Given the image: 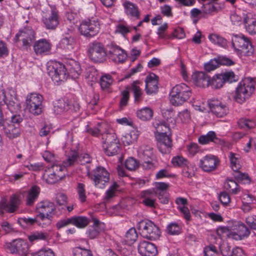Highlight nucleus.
Wrapping results in <instances>:
<instances>
[{"label": "nucleus", "instance_id": "1", "mask_svg": "<svg viewBox=\"0 0 256 256\" xmlns=\"http://www.w3.org/2000/svg\"><path fill=\"white\" fill-rule=\"evenodd\" d=\"M167 124L165 122H156L154 124L156 132L158 134V148L163 154L170 153L172 146L171 132Z\"/></svg>", "mask_w": 256, "mask_h": 256}, {"label": "nucleus", "instance_id": "2", "mask_svg": "<svg viewBox=\"0 0 256 256\" xmlns=\"http://www.w3.org/2000/svg\"><path fill=\"white\" fill-rule=\"evenodd\" d=\"M254 82L252 79L246 78L240 82L233 96L234 100L239 104L246 101L254 92Z\"/></svg>", "mask_w": 256, "mask_h": 256}, {"label": "nucleus", "instance_id": "3", "mask_svg": "<svg viewBox=\"0 0 256 256\" xmlns=\"http://www.w3.org/2000/svg\"><path fill=\"white\" fill-rule=\"evenodd\" d=\"M190 94V89L186 84L176 85L171 90L170 102L176 106L182 104L189 98Z\"/></svg>", "mask_w": 256, "mask_h": 256}, {"label": "nucleus", "instance_id": "4", "mask_svg": "<svg viewBox=\"0 0 256 256\" xmlns=\"http://www.w3.org/2000/svg\"><path fill=\"white\" fill-rule=\"evenodd\" d=\"M138 228L144 238L150 240H157L160 236L159 228L150 220H145L140 222Z\"/></svg>", "mask_w": 256, "mask_h": 256}, {"label": "nucleus", "instance_id": "5", "mask_svg": "<svg viewBox=\"0 0 256 256\" xmlns=\"http://www.w3.org/2000/svg\"><path fill=\"white\" fill-rule=\"evenodd\" d=\"M232 45L239 54L246 56L252 53V45L248 39L243 35H234Z\"/></svg>", "mask_w": 256, "mask_h": 256}, {"label": "nucleus", "instance_id": "6", "mask_svg": "<svg viewBox=\"0 0 256 256\" xmlns=\"http://www.w3.org/2000/svg\"><path fill=\"white\" fill-rule=\"evenodd\" d=\"M4 248L12 254H18L21 256H30L28 252V246L25 240L18 238L14 240L11 242H6Z\"/></svg>", "mask_w": 256, "mask_h": 256}, {"label": "nucleus", "instance_id": "7", "mask_svg": "<svg viewBox=\"0 0 256 256\" xmlns=\"http://www.w3.org/2000/svg\"><path fill=\"white\" fill-rule=\"evenodd\" d=\"M48 71V75L55 82L64 81L68 76L64 66L60 62H54L49 65Z\"/></svg>", "mask_w": 256, "mask_h": 256}, {"label": "nucleus", "instance_id": "8", "mask_svg": "<svg viewBox=\"0 0 256 256\" xmlns=\"http://www.w3.org/2000/svg\"><path fill=\"white\" fill-rule=\"evenodd\" d=\"M42 22L46 28L54 30L59 24L58 11L54 7H50L44 14Z\"/></svg>", "mask_w": 256, "mask_h": 256}, {"label": "nucleus", "instance_id": "9", "mask_svg": "<svg viewBox=\"0 0 256 256\" xmlns=\"http://www.w3.org/2000/svg\"><path fill=\"white\" fill-rule=\"evenodd\" d=\"M238 80V76L232 72L216 74L211 78L210 84L214 88H222L226 82H232Z\"/></svg>", "mask_w": 256, "mask_h": 256}, {"label": "nucleus", "instance_id": "10", "mask_svg": "<svg viewBox=\"0 0 256 256\" xmlns=\"http://www.w3.org/2000/svg\"><path fill=\"white\" fill-rule=\"evenodd\" d=\"M100 24L95 20L83 21L80 24L79 30L82 34L87 36L92 37L96 36L98 32Z\"/></svg>", "mask_w": 256, "mask_h": 256}, {"label": "nucleus", "instance_id": "11", "mask_svg": "<svg viewBox=\"0 0 256 256\" xmlns=\"http://www.w3.org/2000/svg\"><path fill=\"white\" fill-rule=\"evenodd\" d=\"M88 53L90 58L96 62H102L106 55L102 44L96 42L90 44Z\"/></svg>", "mask_w": 256, "mask_h": 256}, {"label": "nucleus", "instance_id": "12", "mask_svg": "<svg viewBox=\"0 0 256 256\" xmlns=\"http://www.w3.org/2000/svg\"><path fill=\"white\" fill-rule=\"evenodd\" d=\"M138 156L144 161L142 164L144 168L148 170L154 168V165L152 161L154 156L152 148L147 146L140 147L138 150Z\"/></svg>", "mask_w": 256, "mask_h": 256}, {"label": "nucleus", "instance_id": "13", "mask_svg": "<svg viewBox=\"0 0 256 256\" xmlns=\"http://www.w3.org/2000/svg\"><path fill=\"white\" fill-rule=\"evenodd\" d=\"M91 179L94 182L95 186L103 188L110 179L109 173L104 168L98 166L94 172V176Z\"/></svg>", "mask_w": 256, "mask_h": 256}, {"label": "nucleus", "instance_id": "14", "mask_svg": "<svg viewBox=\"0 0 256 256\" xmlns=\"http://www.w3.org/2000/svg\"><path fill=\"white\" fill-rule=\"evenodd\" d=\"M16 38L17 40L22 42L23 46L28 48L35 40V33L32 30L26 28L23 30H20L16 34Z\"/></svg>", "mask_w": 256, "mask_h": 256}, {"label": "nucleus", "instance_id": "15", "mask_svg": "<svg viewBox=\"0 0 256 256\" xmlns=\"http://www.w3.org/2000/svg\"><path fill=\"white\" fill-rule=\"evenodd\" d=\"M220 164V160L213 155H207L200 160V166L206 172L215 170Z\"/></svg>", "mask_w": 256, "mask_h": 256}, {"label": "nucleus", "instance_id": "16", "mask_svg": "<svg viewBox=\"0 0 256 256\" xmlns=\"http://www.w3.org/2000/svg\"><path fill=\"white\" fill-rule=\"evenodd\" d=\"M208 104L211 112L218 117H223L228 113L227 106L218 99L208 100Z\"/></svg>", "mask_w": 256, "mask_h": 256}, {"label": "nucleus", "instance_id": "17", "mask_svg": "<svg viewBox=\"0 0 256 256\" xmlns=\"http://www.w3.org/2000/svg\"><path fill=\"white\" fill-rule=\"evenodd\" d=\"M232 232H230V236L232 238L236 240L248 237L250 234V231L246 225L239 222L232 227Z\"/></svg>", "mask_w": 256, "mask_h": 256}, {"label": "nucleus", "instance_id": "18", "mask_svg": "<svg viewBox=\"0 0 256 256\" xmlns=\"http://www.w3.org/2000/svg\"><path fill=\"white\" fill-rule=\"evenodd\" d=\"M138 248V252L142 256H155L158 253L156 245L146 240L140 242Z\"/></svg>", "mask_w": 256, "mask_h": 256}, {"label": "nucleus", "instance_id": "19", "mask_svg": "<svg viewBox=\"0 0 256 256\" xmlns=\"http://www.w3.org/2000/svg\"><path fill=\"white\" fill-rule=\"evenodd\" d=\"M39 214L38 216L44 218V216H52L56 214V208L54 204L50 202L40 203L37 208Z\"/></svg>", "mask_w": 256, "mask_h": 256}, {"label": "nucleus", "instance_id": "20", "mask_svg": "<svg viewBox=\"0 0 256 256\" xmlns=\"http://www.w3.org/2000/svg\"><path fill=\"white\" fill-rule=\"evenodd\" d=\"M2 125L0 126V129L3 130L10 138H14L20 135V130L18 126L13 124L6 123L4 120H3Z\"/></svg>", "mask_w": 256, "mask_h": 256}, {"label": "nucleus", "instance_id": "21", "mask_svg": "<svg viewBox=\"0 0 256 256\" xmlns=\"http://www.w3.org/2000/svg\"><path fill=\"white\" fill-rule=\"evenodd\" d=\"M146 91L148 94L156 93L158 90V76L154 74H150L146 78Z\"/></svg>", "mask_w": 256, "mask_h": 256}, {"label": "nucleus", "instance_id": "22", "mask_svg": "<svg viewBox=\"0 0 256 256\" xmlns=\"http://www.w3.org/2000/svg\"><path fill=\"white\" fill-rule=\"evenodd\" d=\"M76 160L80 162L82 164H84L90 162L91 158L88 154H82L78 156L76 152H72L70 156L68 157L66 162L65 166H70Z\"/></svg>", "mask_w": 256, "mask_h": 256}, {"label": "nucleus", "instance_id": "23", "mask_svg": "<svg viewBox=\"0 0 256 256\" xmlns=\"http://www.w3.org/2000/svg\"><path fill=\"white\" fill-rule=\"evenodd\" d=\"M109 53L113 60L117 62H124L126 58V54L124 50L116 46H112Z\"/></svg>", "mask_w": 256, "mask_h": 256}, {"label": "nucleus", "instance_id": "24", "mask_svg": "<svg viewBox=\"0 0 256 256\" xmlns=\"http://www.w3.org/2000/svg\"><path fill=\"white\" fill-rule=\"evenodd\" d=\"M192 79L200 87H208L210 84V78L204 72H197L192 75Z\"/></svg>", "mask_w": 256, "mask_h": 256}, {"label": "nucleus", "instance_id": "25", "mask_svg": "<svg viewBox=\"0 0 256 256\" xmlns=\"http://www.w3.org/2000/svg\"><path fill=\"white\" fill-rule=\"evenodd\" d=\"M6 104L8 110L11 113H17L20 110V106L18 100L16 98V94L13 92V94H10V98H7L6 100Z\"/></svg>", "mask_w": 256, "mask_h": 256}, {"label": "nucleus", "instance_id": "26", "mask_svg": "<svg viewBox=\"0 0 256 256\" xmlns=\"http://www.w3.org/2000/svg\"><path fill=\"white\" fill-rule=\"evenodd\" d=\"M50 44L45 39H42L36 42L34 48L36 54H46L50 50Z\"/></svg>", "mask_w": 256, "mask_h": 256}, {"label": "nucleus", "instance_id": "27", "mask_svg": "<svg viewBox=\"0 0 256 256\" xmlns=\"http://www.w3.org/2000/svg\"><path fill=\"white\" fill-rule=\"evenodd\" d=\"M244 22L246 31L250 34H256V18L248 14L244 18Z\"/></svg>", "mask_w": 256, "mask_h": 256}, {"label": "nucleus", "instance_id": "28", "mask_svg": "<svg viewBox=\"0 0 256 256\" xmlns=\"http://www.w3.org/2000/svg\"><path fill=\"white\" fill-rule=\"evenodd\" d=\"M92 221L94 222V224L92 228L88 230V234L90 238L94 239L96 238L100 232L103 230V228L102 227V224L98 220L92 218Z\"/></svg>", "mask_w": 256, "mask_h": 256}, {"label": "nucleus", "instance_id": "29", "mask_svg": "<svg viewBox=\"0 0 256 256\" xmlns=\"http://www.w3.org/2000/svg\"><path fill=\"white\" fill-rule=\"evenodd\" d=\"M141 196L144 198L142 202L146 206L152 208L155 206V200L152 198L157 196V192H154V190H148L142 192Z\"/></svg>", "mask_w": 256, "mask_h": 256}, {"label": "nucleus", "instance_id": "30", "mask_svg": "<svg viewBox=\"0 0 256 256\" xmlns=\"http://www.w3.org/2000/svg\"><path fill=\"white\" fill-rule=\"evenodd\" d=\"M124 6L128 16L134 17L136 19L140 18V13L138 7L136 4L130 2H126L124 4Z\"/></svg>", "mask_w": 256, "mask_h": 256}, {"label": "nucleus", "instance_id": "31", "mask_svg": "<svg viewBox=\"0 0 256 256\" xmlns=\"http://www.w3.org/2000/svg\"><path fill=\"white\" fill-rule=\"evenodd\" d=\"M198 142L202 144H206L210 142H213L215 143L222 144V140L218 139L215 132L212 131L209 132L206 135L200 136L198 138Z\"/></svg>", "mask_w": 256, "mask_h": 256}, {"label": "nucleus", "instance_id": "32", "mask_svg": "<svg viewBox=\"0 0 256 256\" xmlns=\"http://www.w3.org/2000/svg\"><path fill=\"white\" fill-rule=\"evenodd\" d=\"M76 45L74 38L71 36H65L60 41V47L68 52L72 51Z\"/></svg>", "mask_w": 256, "mask_h": 256}, {"label": "nucleus", "instance_id": "33", "mask_svg": "<svg viewBox=\"0 0 256 256\" xmlns=\"http://www.w3.org/2000/svg\"><path fill=\"white\" fill-rule=\"evenodd\" d=\"M102 147H104V146H108V144H112L114 142H119L116 136L112 130L102 133Z\"/></svg>", "mask_w": 256, "mask_h": 256}, {"label": "nucleus", "instance_id": "34", "mask_svg": "<svg viewBox=\"0 0 256 256\" xmlns=\"http://www.w3.org/2000/svg\"><path fill=\"white\" fill-rule=\"evenodd\" d=\"M40 192V188L36 186H32L28 191L26 204L32 206L37 199Z\"/></svg>", "mask_w": 256, "mask_h": 256}, {"label": "nucleus", "instance_id": "35", "mask_svg": "<svg viewBox=\"0 0 256 256\" xmlns=\"http://www.w3.org/2000/svg\"><path fill=\"white\" fill-rule=\"evenodd\" d=\"M229 158L230 161V166L234 172H237L242 167L240 156L239 154L230 152Z\"/></svg>", "mask_w": 256, "mask_h": 256}, {"label": "nucleus", "instance_id": "36", "mask_svg": "<svg viewBox=\"0 0 256 256\" xmlns=\"http://www.w3.org/2000/svg\"><path fill=\"white\" fill-rule=\"evenodd\" d=\"M44 180L50 184H54L58 181L60 180V176L56 175L55 173L51 172V170L48 168L42 176Z\"/></svg>", "mask_w": 256, "mask_h": 256}, {"label": "nucleus", "instance_id": "37", "mask_svg": "<svg viewBox=\"0 0 256 256\" xmlns=\"http://www.w3.org/2000/svg\"><path fill=\"white\" fill-rule=\"evenodd\" d=\"M137 116L143 121L150 120L153 116L152 110L148 107L143 108L137 111Z\"/></svg>", "mask_w": 256, "mask_h": 256}, {"label": "nucleus", "instance_id": "38", "mask_svg": "<svg viewBox=\"0 0 256 256\" xmlns=\"http://www.w3.org/2000/svg\"><path fill=\"white\" fill-rule=\"evenodd\" d=\"M103 149L104 153L108 156H113L118 154L120 150V144L114 142L108 146H104Z\"/></svg>", "mask_w": 256, "mask_h": 256}, {"label": "nucleus", "instance_id": "39", "mask_svg": "<svg viewBox=\"0 0 256 256\" xmlns=\"http://www.w3.org/2000/svg\"><path fill=\"white\" fill-rule=\"evenodd\" d=\"M42 96L38 94H31L26 99V105L42 106Z\"/></svg>", "mask_w": 256, "mask_h": 256}, {"label": "nucleus", "instance_id": "40", "mask_svg": "<svg viewBox=\"0 0 256 256\" xmlns=\"http://www.w3.org/2000/svg\"><path fill=\"white\" fill-rule=\"evenodd\" d=\"M18 222L24 226H32L35 224H42L41 222L38 220L37 216L34 218H20L18 219Z\"/></svg>", "mask_w": 256, "mask_h": 256}, {"label": "nucleus", "instance_id": "41", "mask_svg": "<svg viewBox=\"0 0 256 256\" xmlns=\"http://www.w3.org/2000/svg\"><path fill=\"white\" fill-rule=\"evenodd\" d=\"M162 114L164 118L166 119L167 124L169 126H174L176 124L174 112L172 108L162 110Z\"/></svg>", "mask_w": 256, "mask_h": 256}, {"label": "nucleus", "instance_id": "42", "mask_svg": "<svg viewBox=\"0 0 256 256\" xmlns=\"http://www.w3.org/2000/svg\"><path fill=\"white\" fill-rule=\"evenodd\" d=\"M71 218L72 224L80 228L86 227L90 222L88 218L84 216L72 217Z\"/></svg>", "mask_w": 256, "mask_h": 256}, {"label": "nucleus", "instance_id": "43", "mask_svg": "<svg viewBox=\"0 0 256 256\" xmlns=\"http://www.w3.org/2000/svg\"><path fill=\"white\" fill-rule=\"evenodd\" d=\"M70 66L68 68L72 76L74 78H78V76L81 73V68L80 64L76 62L72 61L70 64V66Z\"/></svg>", "mask_w": 256, "mask_h": 256}, {"label": "nucleus", "instance_id": "44", "mask_svg": "<svg viewBox=\"0 0 256 256\" xmlns=\"http://www.w3.org/2000/svg\"><path fill=\"white\" fill-rule=\"evenodd\" d=\"M11 206V204L8 202L6 199H2L0 202V214L2 215L4 212L9 213H12L16 210Z\"/></svg>", "mask_w": 256, "mask_h": 256}, {"label": "nucleus", "instance_id": "45", "mask_svg": "<svg viewBox=\"0 0 256 256\" xmlns=\"http://www.w3.org/2000/svg\"><path fill=\"white\" fill-rule=\"evenodd\" d=\"M209 40L213 43L225 48L227 45L226 40L216 34H212L208 36Z\"/></svg>", "mask_w": 256, "mask_h": 256}, {"label": "nucleus", "instance_id": "46", "mask_svg": "<svg viewBox=\"0 0 256 256\" xmlns=\"http://www.w3.org/2000/svg\"><path fill=\"white\" fill-rule=\"evenodd\" d=\"M225 188L229 190L232 194H236L240 191L238 184L232 180H227L225 184Z\"/></svg>", "mask_w": 256, "mask_h": 256}, {"label": "nucleus", "instance_id": "47", "mask_svg": "<svg viewBox=\"0 0 256 256\" xmlns=\"http://www.w3.org/2000/svg\"><path fill=\"white\" fill-rule=\"evenodd\" d=\"M139 82L138 81L134 82L132 85V90L134 94V101L136 102H139L141 100V98L142 94L140 88L137 86Z\"/></svg>", "mask_w": 256, "mask_h": 256}, {"label": "nucleus", "instance_id": "48", "mask_svg": "<svg viewBox=\"0 0 256 256\" xmlns=\"http://www.w3.org/2000/svg\"><path fill=\"white\" fill-rule=\"evenodd\" d=\"M67 106L64 100H58L54 104V112L57 114H60L66 110Z\"/></svg>", "mask_w": 256, "mask_h": 256}, {"label": "nucleus", "instance_id": "49", "mask_svg": "<svg viewBox=\"0 0 256 256\" xmlns=\"http://www.w3.org/2000/svg\"><path fill=\"white\" fill-rule=\"evenodd\" d=\"M238 124L240 128H252L256 124L255 122L245 118H242L238 120Z\"/></svg>", "mask_w": 256, "mask_h": 256}, {"label": "nucleus", "instance_id": "50", "mask_svg": "<svg viewBox=\"0 0 256 256\" xmlns=\"http://www.w3.org/2000/svg\"><path fill=\"white\" fill-rule=\"evenodd\" d=\"M181 228L180 226L176 223L172 222L169 224L166 228L167 232L170 235H178L180 233Z\"/></svg>", "mask_w": 256, "mask_h": 256}, {"label": "nucleus", "instance_id": "51", "mask_svg": "<svg viewBox=\"0 0 256 256\" xmlns=\"http://www.w3.org/2000/svg\"><path fill=\"white\" fill-rule=\"evenodd\" d=\"M65 162H64V166H62L58 164H53L48 168L51 170V172L55 173L56 175L60 176V180H62L64 176V174L63 172V170L64 168L66 166H65Z\"/></svg>", "mask_w": 256, "mask_h": 256}, {"label": "nucleus", "instance_id": "52", "mask_svg": "<svg viewBox=\"0 0 256 256\" xmlns=\"http://www.w3.org/2000/svg\"><path fill=\"white\" fill-rule=\"evenodd\" d=\"M73 255L74 256H93L90 250L80 247H76L74 250Z\"/></svg>", "mask_w": 256, "mask_h": 256}, {"label": "nucleus", "instance_id": "53", "mask_svg": "<svg viewBox=\"0 0 256 256\" xmlns=\"http://www.w3.org/2000/svg\"><path fill=\"white\" fill-rule=\"evenodd\" d=\"M112 76L109 74L102 76L100 79V84L102 90L107 89L112 84Z\"/></svg>", "mask_w": 256, "mask_h": 256}, {"label": "nucleus", "instance_id": "54", "mask_svg": "<svg viewBox=\"0 0 256 256\" xmlns=\"http://www.w3.org/2000/svg\"><path fill=\"white\" fill-rule=\"evenodd\" d=\"M48 236L47 233L36 232L28 236V240L30 242L37 240H45Z\"/></svg>", "mask_w": 256, "mask_h": 256}, {"label": "nucleus", "instance_id": "55", "mask_svg": "<svg viewBox=\"0 0 256 256\" xmlns=\"http://www.w3.org/2000/svg\"><path fill=\"white\" fill-rule=\"evenodd\" d=\"M139 166V162L134 158H130L125 162L126 168L130 170H135Z\"/></svg>", "mask_w": 256, "mask_h": 256}, {"label": "nucleus", "instance_id": "56", "mask_svg": "<svg viewBox=\"0 0 256 256\" xmlns=\"http://www.w3.org/2000/svg\"><path fill=\"white\" fill-rule=\"evenodd\" d=\"M222 254L224 256H232V250L228 244L223 242L219 247Z\"/></svg>", "mask_w": 256, "mask_h": 256}, {"label": "nucleus", "instance_id": "57", "mask_svg": "<svg viewBox=\"0 0 256 256\" xmlns=\"http://www.w3.org/2000/svg\"><path fill=\"white\" fill-rule=\"evenodd\" d=\"M138 136V132L136 130H132L129 133L126 134L125 142L127 144H130L137 140Z\"/></svg>", "mask_w": 256, "mask_h": 256}, {"label": "nucleus", "instance_id": "58", "mask_svg": "<svg viewBox=\"0 0 256 256\" xmlns=\"http://www.w3.org/2000/svg\"><path fill=\"white\" fill-rule=\"evenodd\" d=\"M138 238V234L134 228H130L126 234V241L128 242H135Z\"/></svg>", "mask_w": 256, "mask_h": 256}, {"label": "nucleus", "instance_id": "59", "mask_svg": "<svg viewBox=\"0 0 256 256\" xmlns=\"http://www.w3.org/2000/svg\"><path fill=\"white\" fill-rule=\"evenodd\" d=\"M204 256H216L218 254L216 248L212 245L210 244L204 248Z\"/></svg>", "mask_w": 256, "mask_h": 256}, {"label": "nucleus", "instance_id": "60", "mask_svg": "<svg viewBox=\"0 0 256 256\" xmlns=\"http://www.w3.org/2000/svg\"><path fill=\"white\" fill-rule=\"evenodd\" d=\"M86 78L91 82H96L99 78L98 72L94 68L90 69L86 74Z\"/></svg>", "mask_w": 256, "mask_h": 256}, {"label": "nucleus", "instance_id": "61", "mask_svg": "<svg viewBox=\"0 0 256 256\" xmlns=\"http://www.w3.org/2000/svg\"><path fill=\"white\" fill-rule=\"evenodd\" d=\"M172 162L174 166H183L188 164L187 160L181 156H176L172 158Z\"/></svg>", "mask_w": 256, "mask_h": 256}, {"label": "nucleus", "instance_id": "62", "mask_svg": "<svg viewBox=\"0 0 256 256\" xmlns=\"http://www.w3.org/2000/svg\"><path fill=\"white\" fill-rule=\"evenodd\" d=\"M84 185L82 183H78V198L81 202H84L86 200V190L84 188Z\"/></svg>", "mask_w": 256, "mask_h": 256}, {"label": "nucleus", "instance_id": "63", "mask_svg": "<svg viewBox=\"0 0 256 256\" xmlns=\"http://www.w3.org/2000/svg\"><path fill=\"white\" fill-rule=\"evenodd\" d=\"M105 125L104 124H98V128H91L88 127V126H87L86 132L94 136H98V134L100 132H102V129L103 128L104 126Z\"/></svg>", "mask_w": 256, "mask_h": 256}, {"label": "nucleus", "instance_id": "64", "mask_svg": "<svg viewBox=\"0 0 256 256\" xmlns=\"http://www.w3.org/2000/svg\"><path fill=\"white\" fill-rule=\"evenodd\" d=\"M202 8L203 12L206 14H210L213 12H217L216 8L214 6L212 2H210L208 4H203Z\"/></svg>", "mask_w": 256, "mask_h": 256}]
</instances>
